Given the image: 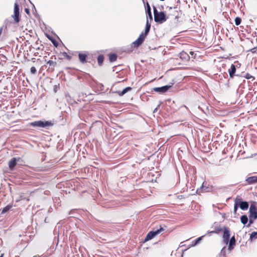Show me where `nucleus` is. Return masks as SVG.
Returning a JSON list of instances; mask_svg holds the SVG:
<instances>
[{"label": "nucleus", "mask_w": 257, "mask_h": 257, "mask_svg": "<svg viewBox=\"0 0 257 257\" xmlns=\"http://www.w3.org/2000/svg\"><path fill=\"white\" fill-rule=\"evenodd\" d=\"M153 11L154 14V20L157 23H162L167 20L165 14L163 12H159L157 8L154 6Z\"/></svg>", "instance_id": "nucleus-2"}, {"label": "nucleus", "mask_w": 257, "mask_h": 257, "mask_svg": "<svg viewBox=\"0 0 257 257\" xmlns=\"http://www.w3.org/2000/svg\"><path fill=\"white\" fill-rule=\"evenodd\" d=\"M117 55L114 53H111L109 54V59L111 62H114L116 60Z\"/></svg>", "instance_id": "nucleus-23"}, {"label": "nucleus", "mask_w": 257, "mask_h": 257, "mask_svg": "<svg viewBox=\"0 0 257 257\" xmlns=\"http://www.w3.org/2000/svg\"><path fill=\"white\" fill-rule=\"evenodd\" d=\"M235 72H236L235 66L233 64H232L231 65L230 68L228 69V73H229V76L230 78L233 77Z\"/></svg>", "instance_id": "nucleus-18"}, {"label": "nucleus", "mask_w": 257, "mask_h": 257, "mask_svg": "<svg viewBox=\"0 0 257 257\" xmlns=\"http://www.w3.org/2000/svg\"><path fill=\"white\" fill-rule=\"evenodd\" d=\"M228 242L229 243L228 246V249L231 251L232 249H233L234 245H235L236 240L234 236H233L231 237Z\"/></svg>", "instance_id": "nucleus-14"}, {"label": "nucleus", "mask_w": 257, "mask_h": 257, "mask_svg": "<svg viewBox=\"0 0 257 257\" xmlns=\"http://www.w3.org/2000/svg\"><path fill=\"white\" fill-rule=\"evenodd\" d=\"M62 55L64 58H66L68 60H70L72 58L71 56L68 55L66 52H63Z\"/></svg>", "instance_id": "nucleus-29"}, {"label": "nucleus", "mask_w": 257, "mask_h": 257, "mask_svg": "<svg viewBox=\"0 0 257 257\" xmlns=\"http://www.w3.org/2000/svg\"><path fill=\"white\" fill-rule=\"evenodd\" d=\"M47 37L50 41L52 40V39H53L52 37L50 36H48Z\"/></svg>", "instance_id": "nucleus-38"}, {"label": "nucleus", "mask_w": 257, "mask_h": 257, "mask_svg": "<svg viewBox=\"0 0 257 257\" xmlns=\"http://www.w3.org/2000/svg\"><path fill=\"white\" fill-rule=\"evenodd\" d=\"M225 248V247H224L222 249H221V251H223V249Z\"/></svg>", "instance_id": "nucleus-40"}, {"label": "nucleus", "mask_w": 257, "mask_h": 257, "mask_svg": "<svg viewBox=\"0 0 257 257\" xmlns=\"http://www.w3.org/2000/svg\"><path fill=\"white\" fill-rule=\"evenodd\" d=\"M170 87H171V86L166 85L161 87H156L154 90L156 92L164 93L168 91Z\"/></svg>", "instance_id": "nucleus-13"}, {"label": "nucleus", "mask_w": 257, "mask_h": 257, "mask_svg": "<svg viewBox=\"0 0 257 257\" xmlns=\"http://www.w3.org/2000/svg\"><path fill=\"white\" fill-rule=\"evenodd\" d=\"M132 88L131 87H127L123 89L122 91H118L117 92V94L119 96H123L124 94L127 93V92L132 90Z\"/></svg>", "instance_id": "nucleus-20"}, {"label": "nucleus", "mask_w": 257, "mask_h": 257, "mask_svg": "<svg viewBox=\"0 0 257 257\" xmlns=\"http://www.w3.org/2000/svg\"><path fill=\"white\" fill-rule=\"evenodd\" d=\"M37 70L35 67L33 66L31 68V72L32 74H35Z\"/></svg>", "instance_id": "nucleus-34"}, {"label": "nucleus", "mask_w": 257, "mask_h": 257, "mask_svg": "<svg viewBox=\"0 0 257 257\" xmlns=\"http://www.w3.org/2000/svg\"><path fill=\"white\" fill-rule=\"evenodd\" d=\"M205 235H202L198 238H197L195 240H194V242L193 244H192L193 246L196 245L204 237Z\"/></svg>", "instance_id": "nucleus-27"}, {"label": "nucleus", "mask_w": 257, "mask_h": 257, "mask_svg": "<svg viewBox=\"0 0 257 257\" xmlns=\"http://www.w3.org/2000/svg\"><path fill=\"white\" fill-rule=\"evenodd\" d=\"M164 230V229L161 227L160 226V228L157 229L156 230H154L149 231L148 234H147L145 239L144 242L148 241L150 240H151L153 239L154 237H155L157 235L159 234L162 231Z\"/></svg>", "instance_id": "nucleus-3"}, {"label": "nucleus", "mask_w": 257, "mask_h": 257, "mask_svg": "<svg viewBox=\"0 0 257 257\" xmlns=\"http://www.w3.org/2000/svg\"><path fill=\"white\" fill-rule=\"evenodd\" d=\"M222 229L219 226L215 227V230L211 231H208V233H219Z\"/></svg>", "instance_id": "nucleus-22"}, {"label": "nucleus", "mask_w": 257, "mask_h": 257, "mask_svg": "<svg viewBox=\"0 0 257 257\" xmlns=\"http://www.w3.org/2000/svg\"><path fill=\"white\" fill-rule=\"evenodd\" d=\"M248 221V218L246 215H243L240 217V221L243 224L245 225Z\"/></svg>", "instance_id": "nucleus-21"}, {"label": "nucleus", "mask_w": 257, "mask_h": 257, "mask_svg": "<svg viewBox=\"0 0 257 257\" xmlns=\"http://www.w3.org/2000/svg\"><path fill=\"white\" fill-rule=\"evenodd\" d=\"M230 235V231L226 227H224L223 238L224 242L226 244H227L229 241Z\"/></svg>", "instance_id": "nucleus-8"}, {"label": "nucleus", "mask_w": 257, "mask_h": 257, "mask_svg": "<svg viewBox=\"0 0 257 257\" xmlns=\"http://www.w3.org/2000/svg\"><path fill=\"white\" fill-rule=\"evenodd\" d=\"M211 187H209L208 186H207V183L206 182H203L202 183V185L201 187L199 189L197 190V192H200L204 191V192H209L211 190Z\"/></svg>", "instance_id": "nucleus-11"}, {"label": "nucleus", "mask_w": 257, "mask_h": 257, "mask_svg": "<svg viewBox=\"0 0 257 257\" xmlns=\"http://www.w3.org/2000/svg\"><path fill=\"white\" fill-rule=\"evenodd\" d=\"M12 17L14 18L15 23L18 24L20 21V8L17 3H15L14 5V12Z\"/></svg>", "instance_id": "nucleus-4"}, {"label": "nucleus", "mask_w": 257, "mask_h": 257, "mask_svg": "<svg viewBox=\"0 0 257 257\" xmlns=\"http://www.w3.org/2000/svg\"><path fill=\"white\" fill-rule=\"evenodd\" d=\"M179 57L184 62H187L190 59L188 54L184 51L179 53Z\"/></svg>", "instance_id": "nucleus-9"}, {"label": "nucleus", "mask_w": 257, "mask_h": 257, "mask_svg": "<svg viewBox=\"0 0 257 257\" xmlns=\"http://www.w3.org/2000/svg\"><path fill=\"white\" fill-rule=\"evenodd\" d=\"M249 217H252L253 219H257V208L253 204L250 206L249 209Z\"/></svg>", "instance_id": "nucleus-7"}, {"label": "nucleus", "mask_w": 257, "mask_h": 257, "mask_svg": "<svg viewBox=\"0 0 257 257\" xmlns=\"http://www.w3.org/2000/svg\"><path fill=\"white\" fill-rule=\"evenodd\" d=\"M17 164V160L16 158H13L9 163V167L11 170H13Z\"/></svg>", "instance_id": "nucleus-16"}, {"label": "nucleus", "mask_w": 257, "mask_h": 257, "mask_svg": "<svg viewBox=\"0 0 257 257\" xmlns=\"http://www.w3.org/2000/svg\"><path fill=\"white\" fill-rule=\"evenodd\" d=\"M54 60H56V58L54 56ZM51 59H53V57H52L51 58ZM47 64L49 65V68H51L52 70H54V67L56 66L57 63L56 61H53V60H50L47 62Z\"/></svg>", "instance_id": "nucleus-15"}, {"label": "nucleus", "mask_w": 257, "mask_h": 257, "mask_svg": "<svg viewBox=\"0 0 257 257\" xmlns=\"http://www.w3.org/2000/svg\"><path fill=\"white\" fill-rule=\"evenodd\" d=\"M255 219H253L252 217H249V223L246 225V226L248 227H249L251 224L253 223Z\"/></svg>", "instance_id": "nucleus-30"}, {"label": "nucleus", "mask_w": 257, "mask_h": 257, "mask_svg": "<svg viewBox=\"0 0 257 257\" xmlns=\"http://www.w3.org/2000/svg\"><path fill=\"white\" fill-rule=\"evenodd\" d=\"M104 61V56L103 55H99L97 57V62L99 66H101Z\"/></svg>", "instance_id": "nucleus-26"}, {"label": "nucleus", "mask_w": 257, "mask_h": 257, "mask_svg": "<svg viewBox=\"0 0 257 257\" xmlns=\"http://www.w3.org/2000/svg\"><path fill=\"white\" fill-rule=\"evenodd\" d=\"M75 211V209H73V210H71L69 211V215H71V214H73V212H74Z\"/></svg>", "instance_id": "nucleus-36"}, {"label": "nucleus", "mask_w": 257, "mask_h": 257, "mask_svg": "<svg viewBox=\"0 0 257 257\" xmlns=\"http://www.w3.org/2000/svg\"><path fill=\"white\" fill-rule=\"evenodd\" d=\"M234 21L236 26L239 25L241 22V20L239 17H236Z\"/></svg>", "instance_id": "nucleus-28"}, {"label": "nucleus", "mask_w": 257, "mask_h": 257, "mask_svg": "<svg viewBox=\"0 0 257 257\" xmlns=\"http://www.w3.org/2000/svg\"><path fill=\"white\" fill-rule=\"evenodd\" d=\"M240 208L242 210H246L249 207V204L247 201H243L240 198H236L235 199Z\"/></svg>", "instance_id": "nucleus-6"}, {"label": "nucleus", "mask_w": 257, "mask_h": 257, "mask_svg": "<svg viewBox=\"0 0 257 257\" xmlns=\"http://www.w3.org/2000/svg\"><path fill=\"white\" fill-rule=\"evenodd\" d=\"M151 28V23H149L148 19L147 20L146 29L144 32L141 34H144V36H147L150 31Z\"/></svg>", "instance_id": "nucleus-17"}, {"label": "nucleus", "mask_w": 257, "mask_h": 257, "mask_svg": "<svg viewBox=\"0 0 257 257\" xmlns=\"http://www.w3.org/2000/svg\"><path fill=\"white\" fill-rule=\"evenodd\" d=\"M189 54H190L192 56V57L193 59H195V58L196 54H195V53H194V52H193V51H190V52H189Z\"/></svg>", "instance_id": "nucleus-35"}, {"label": "nucleus", "mask_w": 257, "mask_h": 257, "mask_svg": "<svg viewBox=\"0 0 257 257\" xmlns=\"http://www.w3.org/2000/svg\"><path fill=\"white\" fill-rule=\"evenodd\" d=\"M51 42L53 43V44L55 46V47H57L58 46V43L57 42V41L55 39H52V40H51Z\"/></svg>", "instance_id": "nucleus-33"}, {"label": "nucleus", "mask_w": 257, "mask_h": 257, "mask_svg": "<svg viewBox=\"0 0 257 257\" xmlns=\"http://www.w3.org/2000/svg\"><path fill=\"white\" fill-rule=\"evenodd\" d=\"M146 36L144 34H141L139 38L132 44V47L138 48L144 42Z\"/></svg>", "instance_id": "nucleus-5"}, {"label": "nucleus", "mask_w": 257, "mask_h": 257, "mask_svg": "<svg viewBox=\"0 0 257 257\" xmlns=\"http://www.w3.org/2000/svg\"><path fill=\"white\" fill-rule=\"evenodd\" d=\"M245 181L248 185L257 183V176H253L247 177L245 179Z\"/></svg>", "instance_id": "nucleus-12"}, {"label": "nucleus", "mask_w": 257, "mask_h": 257, "mask_svg": "<svg viewBox=\"0 0 257 257\" xmlns=\"http://www.w3.org/2000/svg\"><path fill=\"white\" fill-rule=\"evenodd\" d=\"M234 210H233V212L234 214H235L236 213V211L237 210V209H238V205L236 201V200H234Z\"/></svg>", "instance_id": "nucleus-31"}, {"label": "nucleus", "mask_w": 257, "mask_h": 257, "mask_svg": "<svg viewBox=\"0 0 257 257\" xmlns=\"http://www.w3.org/2000/svg\"><path fill=\"white\" fill-rule=\"evenodd\" d=\"M25 12H26L27 14H29V13H30V12H29V10L28 8H26V9H25Z\"/></svg>", "instance_id": "nucleus-37"}, {"label": "nucleus", "mask_w": 257, "mask_h": 257, "mask_svg": "<svg viewBox=\"0 0 257 257\" xmlns=\"http://www.w3.org/2000/svg\"><path fill=\"white\" fill-rule=\"evenodd\" d=\"M88 57V54L86 53H79L78 54V58L81 63H85L87 62L86 58Z\"/></svg>", "instance_id": "nucleus-10"}, {"label": "nucleus", "mask_w": 257, "mask_h": 257, "mask_svg": "<svg viewBox=\"0 0 257 257\" xmlns=\"http://www.w3.org/2000/svg\"><path fill=\"white\" fill-rule=\"evenodd\" d=\"M146 6H147L146 13L148 16L150 20V21H152L153 20V16H152V13H151V9L149 4L148 2L146 4Z\"/></svg>", "instance_id": "nucleus-19"}, {"label": "nucleus", "mask_w": 257, "mask_h": 257, "mask_svg": "<svg viewBox=\"0 0 257 257\" xmlns=\"http://www.w3.org/2000/svg\"><path fill=\"white\" fill-rule=\"evenodd\" d=\"M12 207V205H8L5 207H4L1 211V214H3L8 212L11 208Z\"/></svg>", "instance_id": "nucleus-24"}, {"label": "nucleus", "mask_w": 257, "mask_h": 257, "mask_svg": "<svg viewBox=\"0 0 257 257\" xmlns=\"http://www.w3.org/2000/svg\"><path fill=\"white\" fill-rule=\"evenodd\" d=\"M53 125V123L51 121L46 120H38L31 122L29 123V125L36 127L38 128H47L49 126H51Z\"/></svg>", "instance_id": "nucleus-1"}, {"label": "nucleus", "mask_w": 257, "mask_h": 257, "mask_svg": "<svg viewBox=\"0 0 257 257\" xmlns=\"http://www.w3.org/2000/svg\"><path fill=\"white\" fill-rule=\"evenodd\" d=\"M257 238V231L256 232H252L250 234V237L249 240L252 241L253 240Z\"/></svg>", "instance_id": "nucleus-25"}, {"label": "nucleus", "mask_w": 257, "mask_h": 257, "mask_svg": "<svg viewBox=\"0 0 257 257\" xmlns=\"http://www.w3.org/2000/svg\"><path fill=\"white\" fill-rule=\"evenodd\" d=\"M4 254V253H2V254L1 255L0 257H3Z\"/></svg>", "instance_id": "nucleus-39"}, {"label": "nucleus", "mask_w": 257, "mask_h": 257, "mask_svg": "<svg viewBox=\"0 0 257 257\" xmlns=\"http://www.w3.org/2000/svg\"><path fill=\"white\" fill-rule=\"evenodd\" d=\"M244 77V78H245L247 79H249L251 78L254 79V78L252 75H251L249 73H246Z\"/></svg>", "instance_id": "nucleus-32"}]
</instances>
